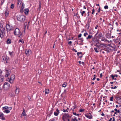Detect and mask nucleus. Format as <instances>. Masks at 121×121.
<instances>
[{"label": "nucleus", "instance_id": "f257e3e1", "mask_svg": "<svg viewBox=\"0 0 121 121\" xmlns=\"http://www.w3.org/2000/svg\"><path fill=\"white\" fill-rule=\"evenodd\" d=\"M12 108L11 107H9L7 106H5L3 107L2 110L4 112L8 113L10 112V110H11Z\"/></svg>", "mask_w": 121, "mask_h": 121}, {"label": "nucleus", "instance_id": "f03ea898", "mask_svg": "<svg viewBox=\"0 0 121 121\" xmlns=\"http://www.w3.org/2000/svg\"><path fill=\"white\" fill-rule=\"evenodd\" d=\"M17 18L18 21L21 22H23L25 19L26 17L23 15H18L17 16Z\"/></svg>", "mask_w": 121, "mask_h": 121}, {"label": "nucleus", "instance_id": "7ed1b4c3", "mask_svg": "<svg viewBox=\"0 0 121 121\" xmlns=\"http://www.w3.org/2000/svg\"><path fill=\"white\" fill-rule=\"evenodd\" d=\"M71 118L68 114L65 113L64 114L62 117V118L64 121H69V119Z\"/></svg>", "mask_w": 121, "mask_h": 121}, {"label": "nucleus", "instance_id": "20e7f679", "mask_svg": "<svg viewBox=\"0 0 121 121\" xmlns=\"http://www.w3.org/2000/svg\"><path fill=\"white\" fill-rule=\"evenodd\" d=\"M0 37L2 38L5 35V29L4 28H1L0 29Z\"/></svg>", "mask_w": 121, "mask_h": 121}, {"label": "nucleus", "instance_id": "39448f33", "mask_svg": "<svg viewBox=\"0 0 121 121\" xmlns=\"http://www.w3.org/2000/svg\"><path fill=\"white\" fill-rule=\"evenodd\" d=\"M14 35H18L19 37H20L22 35L21 32H20L19 29L17 28H16L14 32Z\"/></svg>", "mask_w": 121, "mask_h": 121}, {"label": "nucleus", "instance_id": "423d86ee", "mask_svg": "<svg viewBox=\"0 0 121 121\" xmlns=\"http://www.w3.org/2000/svg\"><path fill=\"white\" fill-rule=\"evenodd\" d=\"M14 76V75L12 74L10 78H8L6 79L7 81L11 83H13L15 79Z\"/></svg>", "mask_w": 121, "mask_h": 121}, {"label": "nucleus", "instance_id": "0eeeda50", "mask_svg": "<svg viewBox=\"0 0 121 121\" xmlns=\"http://www.w3.org/2000/svg\"><path fill=\"white\" fill-rule=\"evenodd\" d=\"M10 86V84L9 83L7 82H5L3 85V87L4 89L7 90L9 88Z\"/></svg>", "mask_w": 121, "mask_h": 121}, {"label": "nucleus", "instance_id": "6e6552de", "mask_svg": "<svg viewBox=\"0 0 121 121\" xmlns=\"http://www.w3.org/2000/svg\"><path fill=\"white\" fill-rule=\"evenodd\" d=\"M6 27L7 32L11 30L12 28V26H11L9 24H7L6 26Z\"/></svg>", "mask_w": 121, "mask_h": 121}, {"label": "nucleus", "instance_id": "1a4fd4ad", "mask_svg": "<svg viewBox=\"0 0 121 121\" xmlns=\"http://www.w3.org/2000/svg\"><path fill=\"white\" fill-rule=\"evenodd\" d=\"M91 113H86L85 115V116L87 118L89 119H91L92 117V115L91 114Z\"/></svg>", "mask_w": 121, "mask_h": 121}, {"label": "nucleus", "instance_id": "9d476101", "mask_svg": "<svg viewBox=\"0 0 121 121\" xmlns=\"http://www.w3.org/2000/svg\"><path fill=\"white\" fill-rule=\"evenodd\" d=\"M2 58L4 60H5L7 63H8L9 60V57L7 56H6L5 57H3Z\"/></svg>", "mask_w": 121, "mask_h": 121}, {"label": "nucleus", "instance_id": "9b49d317", "mask_svg": "<svg viewBox=\"0 0 121 121\" xmlns=\"http://www.w3.org/2000/svg\"><path fill=\"white\" fill-rule=\"evenodd\" d=\"M22 6L21 7L20 9V12L21 13H22L23 12V10L24 8L25 4L23 3H22Z\"/></svg>", "mask_w": 121, "mask_h": 121}, {"label": "nucleus", "instance_id": "f8f14e48", "mask_svg": "<svg viewBox=\"0 0 121 121\" xmlns=\"http://www.w3.org/2000/svg\"><path fill=\"white\" fill-rule=\"evenodd\" d=\"M25 53L26 54L29 55L31 54V50H26L25 51Z\"/></svg>", "mask_w": 121, "mask_h": 121}, {"label": "nucleus", "instance_id": "ddd939ff", "mask_svg": "<svg viewBox=\"0 0 121 121\" xmlns=\"http://www.w3.org/2000/svg\"><path fill=\"white\" fill-rule=\"evenodd\" d=\"M5 72L6 74L5 75V77H8L10 75V72L9 70H6Z\"/></svg>", "mask_w": 121, "mask_h": 121}, {"label": "nucleus", "instance_id": "4468645a", "mask_svg": "<svg viewBox=\"0 0 121 121\" xmlns=\"http://www.w3.org/2000/svg\"><path fill=\"white\" fill-rule=\"evenodd\" d=\"M59 111L58 109H57L56 112H54V114L55 116H57L59 113Z\"/></svg>", "mask_w": 121, "mask_h": 121}, {"label": "nucleus", "instance_id": "2eb2a0df", "mask_svg": "<svg viewBox=\"0 0 121 121\" xmlns=\"http://www.w3.org/2000/svg\"><path fill=\"white\" fill-rule=\"evenodd\" d=\"M0 118L3 120L5 119L4 117V116L3 114L2 113H0Z\"/></svg>", "mask_w": 121, "mask_h": 121}, {"label": "nucleus", "instance_id": "dca6fc26", "mask_svg": "<svg viewBox=\"0 0 121 121\" xmlns=\"http://www.w3.org/2000/svg\"><path fill=\"white\" fill-rule=\"evenodd\" d=\"M29 11V10L28 9H25L24 10V12L26 15H27L28 14Z\"/></svg>", "mask_w": 121, "mask_h": 121}, {"label": "nucleus", "instance_id": "f3484780", "mask_svg": "<svg viewBox=\"0 0 121 121\" xmlns=\"http://www.w3.org/2000/svg\"><path fill=\"white\" fill-rule=\"evenodd\" d=\"M17 0V4L18 6H19V4H21L22 2V0Z\"/></svg>", "mask_w": 121, "mask_h": 121}, {"label": "nucleus", "instance_id": "a211bd4d", "mask_svg": "<svg viewBox=\"0 0 121 121\" xmlns=\"http://www.w3.org/2000/svg\"><path fill=\"white\" fill-rule=\"evenodd\" d=\"M11 42V40L9 39H8L6 41V43L7 44H10Z\"/></svg>", "mask_w": 121, "mask_h": 121}, {"label": "nucleus", "instance_id": "6ab92c4d", "mask_svg": "<svg viewBox=\"0 0 121 121\" xmlns=\"http://www.w3.org/2000/svg\"><path fill=\"white\" fill-rule=\"evenodd\" d=\"M78 120L76 117H74L73 118H72L71 121H77Z\"/></svg>", "mask_w": 121, "mask_h": 121}, {"label": "nucleus", "instance_id": "aec40b11", "mask_svg": "<svg viewBox=\"0 0 121 121\" xmlns=\"http://www.w3.org/2000/svg\"><path fill=\"white\" fill-rule=\"evenodd\" d=\"M116 99L118 101L121 100V96H119L116 97Z\"/></svg>", "mask_w": 121, "mask_h": 121}, {"label": "nucleus", "instance_id": "412c9836", "mask_svg": "<svg viewBox=\"0 0 121 121\" xmlns=\"http://www.w3.org/2000/svg\"><path fill=\"white\" fill-rule=\"evenodd\" d=\"M45 94H47L49 93V89H46L45 90Z\"/></svg>", "mask_w": 121, "mask_h": 121}, {"label": "nucleus", "instance_id": "4be33fe9", "mask_svg": "<svg viewBox=\"0 0 121 121\" xmlns=\"http://www.w3.org/2000/svg\"><path fill=\"white\" fill-rule=\"evenodd\" d=\"M118 76V75L117 74H115V75H113L112 74L111 75V77L112 79H114V78L116 77H117Z\"/></svg>", "mask_w": 121, "mask_h": 121}, {"label": "nucleus", "instance_id": "5701e85b", "mask_svg": "<svg viewBox=\"0 0 121 121\" xmlns=\"http://www.w3.org/2000/svg\"><path fill=\"white\" fill-rule=\"evenodd\" d=\"M4 25V23L2 22H0V29L1 28H3V25Z\"/></svg>", "mask_w": 121, "mask_h": 121}, {"label": "nucleus", "instance_id": "b1692460", "mask_svg": "<svg viewBox=\"0 0 121 121\" xmlns=\"http://www.w3.org/2000/svg\"><path fill=\"white\" fill-rule=\"evenodd\" d=\"M92 37V36L90 35H88V37H86V39H90Z\"/></svg>", "mask_w": 121, "mask_h": 121}, {"label": "nucleus", "instance_id": "393cba45", "mask_svg": "<svg viewBox=\"0 0 121 121\" xmlns=\"http://www.w3.org/2000/svg\"><path fill=\"white\" fill-rule=\"evenodd\" d=\"M67 85V83L66 82H64V83L62 84V87H65Z\"/></svg>", "mask_w": 121, "mask_h": 121}, {"label": "nucleus", "instance_id": "a878e982", "mask_svg": "<svg viewBox=\"0 0 121 121\" xmlns=\"http://www.w3.org/2000/svg\"><path fill=\"white\" fill-rule=\"evenodd\" d=\"M9 13V12L7 11H6L5 12V16L6 17H7L8 16Z\"/></svg>", "mask_w": 121, "mask_h": 121}, {"label": "nucleus", "instance_id": "bb28decb", "mask_svg": "<svg viewBox=\"0 0 121 121\" xmlns=\"http://www.w3.org/2000/svg\"><path fill=\"white\" fill-rule=\"evenodd\" d=\"M9 53L10 56H13V51H9Z\"/></svg>", "mask_w": 121, "mask_h": 121}, {"label": "nucleus", "instance_id": "cd10ccee", "mask_svg": "<svg viewBox=\"0 0 121 121\" xmlns=\"http://www.w3.org/2000/svg\"><path fill=\"white\" fill-rule=\"evenodd\" d=\"M22 115L23 116H26L25 113V110L24 109H23V111L22 114Z\"/></svg>", "mask_w": 121, "mask_h": 121}, {"label": "nucleus", "instance_id": "c85d7f7f", "mask_svg": "<svg viewBox=\"0 0 121 121\" xmlns=\"http://www.w3.org/2000/svg\"><path fill=\"white\" fill-rule=\"evenodd\" d=\"M4 79L3 77L2 76H0V82H2Z\"/></svg>", "mask_w": 121, "mask_h": 121}, {"label": "nucleus", "instance_id": "c756f323", "mask_svg": "<svg viewBox=\"0 0 121 121\" xmlns=\"http://www.w3.org/2000/svg\"><path fill=\"white\" fill-rule=\"evenodd\" d=\"M18 42L19 43L21 42L22 43H24V41L22 39H20L18 41Z\"/></svg>", "mask_w": 121, "mask_h": 121}, {"label": "nucleus", "instance_id": "7c9ffc66", "mask_svg": "<svg viewBox=\"0 0 121 121\" xmlns=\"http://www.w3.org/2000/svg\"><path fill=\"white\" fill-rule=\"evenodd\" d=\"M19 89H18L16 88V90L15 94H17L19 92Z\"/></svg>", "mask_w": 121, "mask_h": 121}, {"label": "nucleus", "instance_id": "2f4dec72", "mask_svg": "<svg viewBox=\"0 0 121 121\" xmlns=\"http://www.w3.org/2000/svg\"><path fill=\"white\" fill-rule=\"evenodd\" d=\"M115 120L114 117H113L112 118H110V120L108 121H114Z\"/></svg>", "mask_w": 121, "mask_h": 121}, {"label": "nucleus", "instance_id": "473e14b6", "mask_svg": "<svg viewBox=\"0 0 121 121\" xmlns=\"http://www.w3.org/2000/svg\"><path fill=\"white\" fill-rule=\"evenodd\" d=\"M102 36V34L100 33L98 35V37L100 38Z\"/></svg>", "mask_w": 121, "mask_h": 121}, {"label": "nucleus", "instance_id": "72a5a7b5", "mask_svg": "<svg viewBox=\"0 0 121 121\" xmlns=\"http://www.w3.org/2000/svg\"><path fill=\"white\" fill-rule=\"evenodd\" d=\"M62 110L64 112H68V111L67 110V109H63Z\"/></svg>", "mask_w": 121, "mask_h": 121}, {"label": "nucleus", "instance_id": "f704fd0d", "mask_svg": "<svg viewBox=\"0 0 121 121\" xmlns=\"http://www.w3.org/2000/svg\"><path fill=\"white\" fill-rule=\"evenodd\" d=\"M73 115H75L76 116H79V114H77L75 112H73Z\"/></svg>", "mask_w": 121, "mask_h": 121}, {"label": "nucleus", "instance_id": "c9c22d12", "mask_svg": "<svg viewBox=\"0 0 121 121\" xmlns=\"http://www.w3.org/2000/svg\"><path fill=\"white\" fill-rule=\"evenodd\" d=\"M14 7V4H11V8L12 9H13Z\"/></svg>", "mask_w": 121, "mask_h": 121}, {"label": "nucleus", "instance_id": "e433bc0d", "mask_svg": "<svg viewBox=\"0 0 121 121\" xmlns=\"http://www.w3.org/2000/svg\"><path fill=\"white\" fill-rule=\"evenodd\" d=\"M80 13H81L82 15L83 16V14L85 13V12L84 11H82V12L81 10Z\"/></svg>", "mask_w": 121, "mask_h": 121}, {"label": "nucleus", "instance_id": "4c0bfd02", "mask_svg": "<svg viewBox=\"0 0 121 121\" xmlns=\"http://www.w3.org/2000/svg\"><path fill=\"white\" fill-rule=\"evenodd\" d=\"M94 49L95 51L96 52H98V51L97 50V48H94Z\"/></svg>", "mask_w": 121, "mask_h": 121}, {"label": "nucleus", "instance_id": "58836bf2", "mask_svg": "<svg viewBox=\"0 0 121 121\" xmlns=\"http://www.w3.org/2000/svg\"><path fill=\"white\" fill-rule=\"evenodd\" d=\"M117 88V86H115L114 87H111V88L112 89H116Z\"/></svg>", "mask_w": 121, "mask_h": 121}, {"label": "nucleus", "instance_id": "ea45409f", "mask_svg": "<svg viewBox=\"0 0 121 121\" xmlns=\"http://www.w3.org/2000/svg\"><path fill=\"white\" fill-rule=\"evenodd\" d=\"M88 35V33L86 32L85 33H84V36L86 37V35Z\"/></svg>", "mask_w": 121, "mask_h": 121}, {"label": "nucleus", "instance_id": "a19ab883", "mask_svg": "<svg viewBox=\"0 0 121 121\" xmlns=\"http://www.w3.org/2000/svg\"><path fill=\"white\" fill-rule=\"evenodd\" d=\"M4 0H1V5H2L4 3Z\"/></svg>", "mask_w": 121, "mask_h": 121}, {"label": "nucleus", "instance_id": "79ce46f5", "mask_svg": "<svg viewBox=\"0 0 121 121\" xmlns=\"http://www.w3.org/2000/svg\"><path fill=\"white\" fill-rule=\"evenodd\" d=\"M104 8L105 9H108V7L107 5H106L104 6Z\"/></svg>", "mask_w": 121, "mask_h": 121}, {"label": "nucleus", "instance_id": "37998d69", "mask_svg": "<svg viewBox=\"0 0 121 121\" xmlns=\"http://www.w3.org/2000/svg\"><path fill=\"white\" fill-rule=\"evenodd\" d=\"M113 97L112 96L110 98V100L111 101H113Z\"/></svg>", "mask_w": 121, "mask_h": 121}, {"label": "nucleus", "instance_id": "c03bdc74", "mask_svg": "<svg viewBox=\"0 0 121 121\" xmlns=\"http://www.w3.org/2000/svg\"><path fill=\"white\" fill-rule=\"evenodd\" d=\"M72 43V42L71 41H70L68 43V44H69V45L71 46V44Z\"/></svg>", "mask_w": 121, "mask_h": 121}, {"label": "nucleus", "instance_id": "a18cd8bd", "mask_svg": "<svg viewBox=\"0 0 121 121\" xmlns=\"http://www.w3.org/2000/svg\"><path fill=\"white\" fill-rule=\"evenodd\" d=\"M77 54L78 55V56L79 55L81 54L82 52H78L77 53Z\"/></svg>", "mask_w": 121, "mask_h": 121}, {"label": "nucleus", "instance_id": "49530a36", "mask_svg": "<svg viewBox=\"0 0 121 121\" xmlns=\"http://www.w3.org/2000/svg\"><path fill=\"white\" fill-rule=\"evenodd\" d=\"M82 35L81 34H80L78 36V37L79 38L81 37Z\"/></svg>", "mask_w": 121, "mask_h": 121}, {"label": "nucleus", "instance_id": "de8ad7c7", "mask_svg": "<svg viewBox=\"0 0 121 121\" xmlns=\"http://www.w3.org/2000/svg\"><path fill=\"white\" fill-rule=\"evenodd\" d=\"M80 40L82 42H83V40L82 38H80Z\"/></svg>", "mask_w": 121, "mask_h": 121}, {"label": "nucleus", "instance_id": "09e8293b", "mask_svg": "<svg viewBox=\"0 0 121 121\" xmlns=\"http://www.w3.org/2000/svg\"><path fill=\"white\" fill-rule=\"evenodd\" d=\"M84 111V110L82 109H81L79 110V111L80 112H82Z\"/></svg>", "mask_w": 121, "mask_h": 121}, {"label": "nucleus", "instance_id": "8fccbe9b", "mask_svg": "<svg viewBox=\"0 0 121 121\" xmlns=\"http://www.w3.org/2000/svg\"><path fill=\"white\" fill-rule=\"evenodd\" d=\"M94 12H95V10H94V9H93V10H92V14H93V13Z\"/></svg>", "mask_w": 121, "mask_h": 121}, {"label": "nucleus", "instance_id": "3c124183", "mask_svg": "<svg viewBox=\"0 0 121 121\" xmlns=\"http://www.w3.org/2000/svg\"><path fill=\"white\" fill-rule=\"evenodd\" d=\"M2 72V71L1 70H0V76H1V75Z\"/></svg>", "mask_w": 121, "mask_h": 121}, {"label": "nucleus", "instance_id": "603ef678", "mask_svg": "<svg viewBox=\"0 0 121 121\" xmlns=\"http://www.w3.org/2000/svg\"><path fill=\"white\" fill-rule=\"evenodd\" d=\"M98 26L97 25H96L95 27V29H97V28Z\"/></svg>", "mask_w": 121, "mask_h": 121}, {"label": "nucleus", "instance_id": "864d4df0", "mask_svg": "<svg viewBox=\"0 0 121 121\" xmlns=\"http://www.w3.org/2000/svg\"><path fill=\"white\" fill-rule=\"evenodd\" d=\"M114 82H110V83L111 84H112Z\"/></svg>", "mask_w": 121, "mask_h": 121}, {"label": "nucleus", "instance_id": "5fc2aeb1", "mask_svg": "<svg viewBox=\"0 0 121 121\" xmlns=\"http://www.w3.org/2000/svg\"><path fill=\"white\" fill-rule=\"evenodd\" d=\"M95 77H94L93 79H92V80H94L95 79Z\"/></svg>", "mask_w": 121, "mask_h": 121}, {"label": "nucleus", "instance_id": "6e6d98bb", "mask_svg": "<svg viewBox=\"0 0 121 121\" xmlns=\"http://www.w3.org/2000/svg\"><path fill=\"white\" fill-rule=\"evenodd\" d=\"M105 38H103L102 39V40H105Z\"/></svg>", "mask_w": 121, "mask_h": 121}, {"label": "nucleus", "instance_id": "4d7b16f0", "mask_svg": "<svg viewBox=\"0 0 121 121\" xmlns=\"http://www.w3.org/2000/svg\"><path fill=\"white\" fill-rule=\"evenodd\" d=\"M114 110L116 111V112H117V109H116V108H115L114 109Z\"/></svg>", "mask_w": 121, "mask_h": 121}, {"label": "nucleus", "instance_id": "13d9d810", "mask_svg": "<svg viewBox=\"0 0 121 121\" xmlns=\"http://www.w3.org/2000/svg\"><path fill=\"white\" fill-rule=\"evenodd\" d=\"M101 115L102 116H104V114L103 113H102V114H101Z\"/></svg>", "mask_w": 121, "mask_h": 121}, {"label": "nucleus", "instance_id": "bf43d9fd", "mask_svg": "<svg viewBox=\"0 0 121 121\" xmlns=\"http://www.w3.org/2000/svg\"><path fill=\"white\" fill-rule=\"evenodd\" d=\"M97 80L98 81H99V78H97Z\"/></svg>", "mask_w": 121, "mask_h": 121}, {"label": "nucleus", "instance_id": "052dcab7", "mask_svg": "<svg viewBox=\"0 0 121 121\" xmlns=\"http://www.w3.org/2000/svg\"><path fill=\"white\" fill-rule=\"evenodd\" d=\"M120 112V111L119 110H117V112H118V113H119Z\"/></svg>", "mask_w": 121, "mask_h": 121}, {"label": "nucleus", "instance_id": "680f3d73", "mask_svg": "<svg viewBox=\"0 0 121 121\" xmlns=\"http://www.w3.org/2000/svg\"><path fill=\"white\" fill-rule=\"evenodd\" d=\"M74 50L75 51V52H77V51L75 49H74Z\"/></svg>", "mask_w": 121, "mask_h": 121}, {"label": "nucleus", "instance_id": "e2e57ef3", "mask_svg": "<svg viewBox=\"0 0 121 121\" xmlns=\"http://www.w3.org/2000/svg\"><path fill=\"white\" fill-rule=\"evenodd\" d=\"M117 112H114L115 114H117Z\"/></svg>", "mask_w": 121, "mask_h": 121}, {"label": "nucleus", "instance_id": "0e129e2a", "mask_svg": "<svg viewBox=\"0 0 121 121\" xmlns=\"http://www.w3.org/2000/svg\"><path fill=\"white\" fill-rule=\"evenodd\" d=\"M1 87H0V91H1Z\"/></svg>", "mask_w": 121, "mask_h": 121}, {"label": "nucleus", "instance_id": "69168bd1", "mask_svg": "<svg viewBox=\"0 0 121 121\" xmlns=\"http://www.w3.org/2000/svg\"><path fill=\"white\" fill-rule=\"evenodd\" d=\"M78 62V63L79 64H80L81 63V62L80 61H79Z\"/></svg>", "mask_w": 121, "mask_h": 121}, {"label": "nucleus", "instance_id": "338daca9", "mask_svg": "<svg viewBox=\"0 0 121 121\" xmlns=\"http://www.w3.org/2000/svg\"><path fill=\"white\" fill-rule=\"evenodd\" d=\"M100 8H99V10H98V12H100Z\"/></svg>", "mask_w": 121, "mask_h": 121}, {"label": "nucleus", "instance_id": "774afa93", "mask_svg": "<svg viewBox=\"0 0 121 121\" xmlns=\"http://www.w3.org/2000/svg\"><path fill=\"white\" fill-rule=\"evenodd\" d=\"M116 24L117 25V26L118 25V23L117 22H116Z\"/></svg>", "mask_w": 121, "mask_h": 121}]
</instances>
